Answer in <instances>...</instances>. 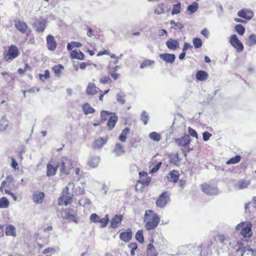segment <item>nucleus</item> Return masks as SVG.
Wrapping results in <instances>:
<instances>
[{"instance_id": "412c9836", "label": "nucleus", "mask_w": 256, "mask_h": 256, "mask_svg": "<svg viewBox=\"0 0 256 256\" xmlns=\"http://www.w3.org/2000/svg\"><path fill=\"white\" fill-rule=\"evenodd\" d=\"M179 175V172L178 170H172L169 172L168 178L170 182H176L178 180Z\"/></svg>"}, {"instance_id": "3c124183", "label": "nucleus", "mask_w": 256, "mask_h": 256, "mask_svg": "<svg viewBox=\"0 0 256 256\" xmlns=\"http://www.w3.org/2000/svg\"><path fill=\"white\" fill-rule=\"evenodd\" d=\"M50 76V73L48 70H46L44 74H40L39 78L42 81H44L46 80L49 78Z\"/></svg>"}, {"instance_id": "864d4df0", "label": "nucleus", "mask_w": 256, "mask_h": 256, "mask_svg": "<svg viewBox=\"0 0 256 256\" xmlns=\"http://www.w3.org/2000/svg\"><path fill=\"white\" fill-rule=\"evenodd\" d=\"M154 63V60H146L144 61L140 66V68H144L148 66H151Z\"/></svg>"}, {"instance_id": "72a5a7b5", "label": "nucleus", "mask_w": 256, "mask_h": 256, "mask_svg": "<svg viewBox=\"0 0 256 256\" xmlns=\"http://www.w3.org/2000/svg\"><path fill=\"white\" fill-rule=\"evenodd\" d=\"M241 156L237 155L234 157L230 158L226 162V164H236L239 162L241 160Z\"/></svg>"}, {"instance_id": "0eeeda50", "label": "nucleus", "mask_w": 256, "mask_h": 256, "mask_svg": "<svg viewBox=\"0 0 256 256\" xmlns=\"http://www.w3.org/2000/svg\"><path fill=\"white\" fill-rule=\"evenodd\" d=\"M73 196V194L72 192H69L64 190L62 193V196L58 199L59 204H62L64 202V204L66 206L70 203L72 198Z\"/></svg>"}, {"instance_id": "338daca9", "label": "nucleus", "mask_w": 256, "mask_h": 256, "mask_svg": "<svg viewBox=\"0 0 256 256\" xmlns=\"http://www.w3.org/2000/svg\"><path fill=\"white\" fill-rule=\"evenodd\" d=\"M190 48H192V46L190 44L185 42L182 51L186 52V51Z\"/></svg>"}, {"instance_id": "13d9d810", "label": "nucleus", "mask_w": 256, "mask_h": 256, "mask_svg": "<svg viewBox=\"0 0 256 256\" xmlns=\"http://www.w3.org/2000/svg\"><path fill=\"white\" fill-rule=\"evenodd\" d=\"M110 82L111 80L108 76H103L100 79V82L103 84H108Z\"/></svg>"}, {"instance_id": "c03bdc74", "label": "nucleus", "mask_w": 256, "mask_h": 256, "mask_svg": "<svg viewBox=\"0 0 256 256\" xmlns=\"http://www.w3.org/2000/svg\"><path fill=\"white\" fill-rule=\"evenodd\" d=\"M236 31L240 36H242L245 32V28L242 24H237L235 26Z\"/></svg>"}, {"instance_id": "393cba45", "label": "nucleus", "mask_w": 256, "mask_h": 256, "mask_svg": "<svg viewBox=\"0 0 256 256\" xmlns=\"http://www.w3.org/2000/svg\"><path fill=\"white\" fill-rule=\"evenodd\" d=\"M208 76V73L206 71L202 70H198L196 74V80L198 81L206 80L207 79Z\"/></svg>"}, {"instance_id": "79ce46f5", "label": "nucleus", "mask_w": 256, "mask_h": 256, "mask_svg": "<svg viewBox=\"0 0 256 256\" xmlns=\"http://www.w3.org/2000/svg\"><path fill=\"white\" fill-rule=\"evenodd\" d=\"M136 239L140 243L144 242V238L143 236V232L142 230H139L137 232L135 236Z\"/></svg>"}, {"instance_id": "bf43d9fd", "label": "nucleus", "mask_w": 256, "mask_h": 256, "mask_svg": "<svg viewBox=\"0 0 256 256\" xmlns=\"http://www.w3.org/2000/svg\"><path fill=\"white\" fill-rule=\"evenodd\" d=\"M56 252L54 248H45L42 254H46L50 252L54 253Z\"/></svg>"}, {"instance_id": "2f4dec72", "label": "nucleus", "mask_w": 256, "mask_h": 256, "mask_svg": "<svg viewBox=\"0 0 256 256\" xmlns=\"http://www.w3.org/2000/svg\"><path fill=\"white\" fill-rule=\"evenodd\" d=\"M106 138L100 137L95 140L94 146L95 148H100L106 143Z\"/></svg>"}, {"instance_id": "a18cd8bd", "label": "nucleus", "mask_w": 256, "mask_h": 256, "mask_svg": "<svg viewBox=\"0 0 256 256\" xmlns=\"http://www.w3.org/2000/svg\"><path fill=\"white\" fill-rule=\"evenodd\" d=\"M64 68V66H62V64H60L54 66L52 68V70H54V74L56 76H58L60 74L61 70H63Z\"/></svg>"}, {"instance_id": "aec40b11", "label": "nucleus", "mask_w": 256, "mask_h": 256, "mask_svg": "<svg viewBox=\"0 0 256 256\" xmlns=\"http://www.w3.org/2000/svg\"><path fill=\"white\" fill-rule=\"evenodd\" d=\"M120 238L124 242L130 240L132 238V232L130 228L126 230V232L120 233Z\"/></svg>"}, {"instance_id": "58836bf2", "label": "nucleus", "mask_w": 256, "mask_h": 256, "mask_svg": "<svg viewBox=\"0 0 256 256\" xmlns=\"http://www.w3.org/2000/svg\"><path fill=\"white\" fill-rule=\"evenodd\" d=\"M147 255L148 256H156L155 248L152 244H149L147 248Z\"/></svg>"}, {"instance_id": "b1692460", "label": "nucleus", "mask_w": 256, "mask_h": 256, "mask_svg": "<svg viewBox=\"0 0 256 256\" xmlns=\"http://www.w3.org/2000/svg\"><path fill=\"white\" fill-rule=\"evenodd\" d=\"M58 166L56 165V166H54L52 164L48 163L47 164V172L46 175L48 176H54L56 172L57 168Z\"/></svg>"}, {"instance_id": "f704fd0d", "label": "nucleus", "mask_w": 256, "mask_h": 256, "mask_svg": "<svg viewBox=\"0 0 256 256\" xmlns=\"http://www.w3.org/2000/svg\"><path fill=\"white\" fill-rule=\"evenodd\" d=\"M9 201L6 197H2L0 198V208H5L8 207Z\"/></svg>"}, {"instance_id": "69168bd1", "label": "nucleus", "mask_w": 256, "mask_h": 256, "mask_svg": "<svg viewBox=\"0 0 256 256\" xmlns=\"http://www.w3.org/2000/svg\"><path fill=\"white\" fill-rule=\"evenodd\" d=\"M218 240L222 244L225 243V241L226 240V238L224 235H220L218 236Z\"/></svg>"}, {"instance_id": "680f3d73", "label": "nucleus", "mask_w": 256, "mask_h": 256, "mask_svg": "<svg viewBox=\"0 0 256 256\" xmlns=\"http://www.w3.org/2000/svg\"><path fill=\"white\" fill-rule=\"evenodd\" d=\"M150 178H146L141 179L140 182L144 186H148L150 182Z\"/></svg>"}, {"instance_id": "8fccbe9b", "label": "nucleus", "mask_w": 256, "mask_h": 256, "mask_svg": "<svg viewBox=\"0 0 256 256\" xmlns=\"http://www.w3.org/2000/svg\"><path fill=\"white\" fill-rule=\"evenodd\" d=\"M193 44L196 48H198L202 46V41L201 39L198 38H194L192 40Z\"/></svg>"}, {"instance_id": "39448f33", "label": "nucleus", "mask_w": 256, "mask_h": 256, "mask_svg": "<svg viewBox=\"0 0 256 256\" xmlns=\"http://www.w3.org/2000/svg\"><path fill=\"white\" fill-rule=\"evenodd\" d=\"M236 252H240L241 256H256V249L252 248L249 245L244 246L242 244H240Z\"/></svg>"}, {"instance_id": "052dcab7", "label": "nucleus", "mask_w": 256, "mask_h": 256, "mask_svg": "<svg viewBox=\"0 0 256 256\" xmlns=\"http://www.w3.org/2000/svg\"><path fill=\"white\" fill-rule=\"evenodd\" d=\"M188 132L190 133V134L193 137H195L196 138H198V134H197V133L196 132V131L192 128H191L190 127H188Z\"/></svg>"}, {"instance_id": "2eb2a0df", "label": "nucleus", "mask_w": 256, "mask_h": 256, "mask_svg": "<svg viewBox=\"0 0 256 256\" xmlns=\"http://www.w3.org/2000/svg\"><path fill=\"white\" fill-rule=\"evenodd\" d=\"M159 56L160 59L169 64H172L176 59L175 55L172 54H160Z\"/></svg>"}, {"instance_id": "9d476101", "label": "nucleus", "mask_w": 256, "mask_h": 256, "mask_svg": "<svg viewBox=\"0 0 256 256\" xmlns=\"http://www.w3.org/2000/svg\"><path fill=\"white\" fill-rule=\"evenodd\" d=\"M18 55V48L14 45H11L9 48L7 54L4 56V60L8 61L16 58Z\"/></svg>"}, {"instance_id": "a19ab883", "label": "nucleus", "mask_w": 256, "mask_h": 256, "mask_svg": "<svg viewBox=\"0 0 256 256\" xmlns=\"http://www.w3.org/2000/svg\"><path fill=\"white\" fill-rule=\"evenodd\" d=\"M149 137L150 139L156 142H159L161 139L160 135L156 132H150L149 134Z\"/></svg>"}, {"instance_id": "7ed1b4c3", "label": "nucleus", "mask_w": 256, "mask_h": 256, "mask_svg": "<svg viewBox=\"0 0 256 256\" xmlns=\"http://www.w3.org/2000/svg\"><path fill=\"white\" fill-rule=\"evenodd\" d=\"M60 168V175H67L70 172V170L72 168L71 161L68 158L62 156L61 161L58 164Z\"/></svg>"}, {"instance_id": "0e129e2a", "label": "nucleus", "mask_w": 256, "mask_h": 256, "mask_svg": "<svg viewBox=\"0 0 256 256\" xmlns=\"http://www.w3.org/2000/svg\"><path fill=\"white\" fill-rule=\"evenodd\" d=\"M200 187L203 192L206 194H208V186L206 184H202Z\"/></svg>"}, {"instance_id": "a878e982", "label": "nucleus", "mask_w": 256, "mask_h": 256, "mask_svg": "<svg viewBox=\"0 0 256 256\" xmlns=\"http://www.w3.org/2000/svg\"><path fill=\"white\" fill-rule=\"evenodd\" d=\"M72 58H76L80 60H84V54L80 50H73L70 54Z\"/></svg>"}, {"instance_id": "f8f14e48", "label": "nucleus", "mask_w": 256, "mask_h": 256, "mask_svg": "<svg viewBox=\"0 0 256 256\" xmlns=\"http://www.w3.org/2000/svg\"><path fill=\"white\" fill-rule=\"evenodd\" d=\"M46 46L48 50L54 51L56 50L57 44L54 36L48 34L46 37Z\"/></svg>"}, {"instance_id": "5fc2aeb1", "label": "nucleus", "mask_w": 256, "mask_h": 256, "mask_svg": "<svg viewBox=\"0 0 256 256\" xmlns=\"http://www.w3.org/2000/svg\"><path fill=\"white\" fill-rule=\"evenodd\" d=\"M111 113L106 110H102L100 112L102 120L105 121L107 120V117L110 115Z\"/></svg>"}, {"instance_id": "37998d69", "label": "nucleus", "mask_w": 256, "mask_h": 256, "mask_svg": "<svg viewBox=\"0 0 256 256\" xmlns=\"http://www.w3.org/2000/svg\"><path fill=\"white\" fill-rule=\"evenodd\" d=\"M8 125V122L6 119L0 120V132L5 130Z\"/></svg>"}, {"instance_id": "c756f323", "label": "nucleus", "mask_w": 256, "mask_h": 256, "mask_svg": "<svg viewBox=\"0 0 256 256\" xmlns=\"http://www.w3.org/2000/svg\"><path fill=\"white\" fill-rule=\"evenodd\" d=\"M113 152L116 156H120L124 153V147L121 144L119 143H117L116 144Z\"/></svg>"}, {"instance_id": "e2e57ef3", "label": "nucleus", "mask_w": 256, "mask_h": 256, "mask_svg": "<svg viewBox=\"0 0 256 256\" xmlns=\"http://www.w3.org/2000/svg\"><path fill=\"white\" fill-rule=\"evenodd\" d=\"M128 247L132 250H136L138 248V246L136 242H131L128 244Z\"/></svg>"}, {"instance_id": "6e6d98bb", "label": "nucleus", "mask_w": 256, "mask_h": 256, "mask_svg": "<svg viewBox=\"0 0 256 256\" xmlns=\"http://www.w3.org/2000/svg\"><path fill=\"white\" fill-rule=\"evenodd\" d=\"M162 164V162H158L154 167H153L150 170V174H154L160 168V166Z\"/></svg>"}, {"instance_id": "6ab92c4d", "label": "nucleus", "mask_w": 256, "mask_h": 256, "mask_svg": "<svg viewBox=\"0 0 256 256\" xmlns=\"http://www.w3.org/2000/svg\"><path fill=\"white\" fill-rule=\"evenodd\" d=\"M99 88L96 86L94 83H90L87 88L86 92L88 95H94L98 92Z\"/></svg>"}, {"instance_id": "7c9ffc66", "label": "nucleus", "mask_w": 256, "mask_h": 256, "mask_svg": "<svg viewBox=\"0 0 256 256\" xmlns=\"http://www.w3.org/2000/svg\"><path fill=\"white\" fill-rule=\"evenodd\" d=\"M82 110L86 114H92L95 112V110L92 108L88 103H86L82 106Z\"/></svg>"}, {"instance_id": "dca6fc26", "label": "nucleus", "mask_w": 256, "mask_h": 256, "mask_svg": "<svg viewBox=\"0 0 256 256\" xmlns=\"http://www.w3.org/2000/svg\"><path fill=\"white\" fill-rule=\"evenodd\" d=\"M122 219V216L121 214L116 215L112 218L110 222V226L112 228H118L121 224Z\"/></svg>"}, {"instance_id": "ddd939ff", "label": "nucleus", "mask_w": 256, "mask_h": 256, "mask_svg": "<svg viewBox=\"0 0 256 256\" xmlns=\"http://www.w3.org/2000/svg\"><path fill=\"white\" fill-rule=\"evenodd\" d=\"M74 212V211L72 209L66 210L63 212L62 215V218L64 219H67L77 223V218L76 217V214Z\"/></svg>"}, {"instance_id": "c9c22d12", "label": "nucleus", "mask_w": 256, "mask_h": 256, "mask_svg": "<svg viewBox=\"0 0 256 256\" xmlns=\"http://www.w3.org/2000/svg\"><path fill=\"white\" fill-rule=\"evenodd\" d=\"M130 132V128L128 127L124 128L119 136V140L122 142H124L126 139V135Z\"/></svg>"}, {"instance_id": "6e6552de", "label": "nucleus", "mask_w": 256, "mask_h": 256, "mask_svg": "<svg viewBox=\"0 0 256 256\" xmlns=\"http://www.w3.org/2000/svg\"><path fill=\"white\" fill-rule=\"evenodd\" d=\"M230 42L238 52H242L244 50V46L242 42L238 39L236 34L230 36Z\"/></svg>"}, {"instance_id": "20e7f679", "label": "nucleus", "mask_w": 256, "mask_h": 256, "mask_svg": "<svg viewBox=\"0 0 256 256\" xmlns=\"http://www.w3.org/2000/svg\"><path fill=\"white\" fill-rule=\"evenodd\" d=\"M238 16L244 19V20L240 18H235L234 19L235 22L240 23H246L247 20H250L254 16V12L248 9L243 8L238 12Z\"/></svg>"}, {"instance_id": "c85d7f7f", "label": "nucleus", "mask_w": 256, "mask_h": 256, "mask_svg": "<svg viewBox=\"0 0 256 256\" xmlns=\"http://www.w3.org/2000/svg\"><path fill=\"white\" fill-rule=\"evenodd\" d=\"M6 234L7 236H11L14 237L16 236V234L15 226L12 224L6 226Z\"/></svg>"}, {"instance_id": "5701e85b", "label": "nucleus", "mask_w": 256, "mask_h": 256, "mask_svg": "<svg viewBox=\"0 0 256 256\" xmlns=\"http://www.w3.org/2000/svg\"><path fill=\"white\" fill-rule=\"evenodd\" d=\"M44 196V192H36L33 194L32 200L35 202L37 204H40L42 202Z\"/></svg>"}, {"instance_id": "a211bd4d", "label": "nucleus", "mask_w": 256, "mask_h": 256, "mask_svg": "<svg viewBox=\"0 0 256 256\" xmlns=\"http://www.w3.org/2000/svg\"><path fill=\"white\" fill-rule=\"evenodd\" d=\"M166 45L168 48L172 50H176L179 47V42L178 40L170 38L166 42Z\"/></svg>"}, {"instance_id": "473e14b6", "label": "nucleus", "mask_w": 256, "mask_h": 256, "mask_svg": "<svg viewBox=\"0 0 256 256\" xmlns=\"http://www.w3.org/2000/svg\"><path fill=\"white\" fill-rule=\"evenodd\" d=\"M250 184V181L247 180H241L238 182L236 186L238 189H244L246 188Z\"/></svg>"}, {"instance_id": "1a4fd4ad", "label": "nucleus", "mask_w": 256, "mask_h": 256, "mask_svg": "<svg viewBox=\"0 0 256 256\" xmlns=\"http://www.w3.org/2000/svg\"><path fill=\"white\" fill-rule=\"evenodd\" d=\"M47 22L45 19L39 18L32 24V26L36 28L38 32H42L46 26Z\"/></svg>"}, {"instance_id": "09e8293b", "label": "nucleus", "mask_w": 256, "mask_h": 256, "mask_svg": "<svg viewBox=\"0 0 256 256\" xmlns=\"http://www.w3.org/2000/svg\"><path fill=\"white\" fill-rule=\"evenodd\" d=\"M255 44H256V35L251 34L248 36V46H252Z\"/></svg>"}, {"instance_id": "e433bc0d", "label": "nucleus", "mask_w": 256, "mask_h": 256, "mask_svg": "<svg viewBox=\"0 0 256 256\" xmlns=\"http://www.w3.org/2000/svg\"><path fill=\"white\" fill-rule=\"evenodd\" d=\"M82 46V44L77 42H72L70 43H68L67 45V50L70 51L71 50L74 48H80Z\"/></svg>"}, {"instance_id": "4468645a", "label": "nucleus", "mask_w": 256, "mask_h": 256, "mask_svg": "<svg viewBox=\"0 0 256 256\" xmlns=\"http://www.w3.org/2000/svg\"><path fill=\"white\" fill-rule=\"evenodd\" d=\"M170 8V6L166 3L159 4L158 8L154 10V13L156 14H165Z\"/></svg>"}, {"instance_id": "ea45409f", "label": "nucleus", "mask_w": 256, "mask_h": 256, "mask_svg": "<svg viewBox=\"0 0 256 256\" xmlns=\"http://www.w3.org/2000/svg\"><path fill=\"white\" fill-rule=\"evenodd\" d=\"M109 221L108 215L107 214L106 215L105 217L104 218H100L98 220V222L101 224L100 226L102 228L106 227Z\"/></svg>"}, {"instance_id": "9b49d317", "label": "nucleus", "mask_w": 256, "mask_h": 256, "mask_svg": "<svg viewBox=\"0 0 256 256\" xmlns=\"http://www.w3.org/2000/svg\"><path fill=\"white\" fill-rule=\"evenodd\" d=\"M168 198V192H163L157 199L156 202V206L160 208H164L166 204Z\"/></svg>"}, {"instance_id": "cd10ccee", "label": "nucleus", "mask_w": 256, "mask_h": 256, "mask_svg": "<svg viewBox=\"0 0 256 256\" xmlns=\"http://www.w3.org/2000/svg\"><path fill=\"white\" fill-rule=\"evenodd\" d=\"M100 162V158L98 156H92L88 162V165L92 168L96 167Z\"/></svg>"}, {"instance_id": "774afa93", "label": "nucleus", "mask_w": 256, "mask_h": 256, "mask_svg": "<svg viewBox=\"0 0 256 256\" xmlns=\"http://www.w3.org/2000/svg\"><path fill=\"white\" fill-rule=\"evenodd\" d=\"M74 183L72 182H69L68 185L66 187L65 190H69V189L70 188L72 190L74 189Z\"/></svg>"}, {"instance_id": "f257e3e1", "label": "nucleus", "mask_w": 256, "mask_h": 256, "mask_svg": "<svg viewBox=\"0 0 256 256\" xmlns=\"http://www.w3.org/2000/svg\"><path fill=\"white\" fill-rule=\"evenodd\" d=\"M144 218L146 219L144 227L147 230L154 229L158 226L160 220L158 214H154L152 210L146 212Z\"/></svg>"}, {"instance_id": "de8ad7c7", "label": "nucleus", "mask_w": 256, "mask_h": 256, "mask_svg": "<svg viewBox=\"0 0 256 256\" xmlns=\"http://www.w3.org/2000/svg\"><path fill=\"white\" fill-rule=\"evenodd\" d=\"M149 119L148 114L144 110L142 112L140 120L144 122V125H146Z\"/></svg>"}, {"instance_id": "bb28decb", "label": "nucleus", "mask_w": 256, "mask_h": 256, "mask_svg": "<svg viewBox=\"0 0 256 256\" xmlns=\"http://www.w3.org/2000/svg\"><path fill=\"white\" fill-rule=\"evenodd\" d=\"M198 5L196 2H194L190 4L187 8V14H192L194 13L198 8Z\"/></svg>"}, {"instance_id": "4d7b16f0", "label": "nucleus", "mask_w": 256, "mask_h": 256, "mask_svg": "<svg viewBox=\"0 0 256 256\" xmlns=\"http://www.w3.org/2000/svg\"><path fill=\"white\" fill-rule=\"evenodd\" d=\"M100 217L96 214H92L90 216V220L92 222H98Z\"/></svg>"}, {"instance_id": "4be33fe9", "label": "nucleus", "mask_w": 256, "mask_h": 256, "mask_svg": "<svg viewBox=\"0 0 256 256\" xmlns=\"http://www.w3.org/2000/svg\"><path fill=\"white\" fill-rule=\"evenodd\" d=\"M118 120V117L115 114L110 116L108 120L107 126L109 130H112L115 126L116 122Z\"/></svg>"}, {"instance_id": "f3484780", "label": "nucleus", "mask_w": 256, "mask_h": 256, "mask_svg": "<svg viewBox=\"0 0 256 256\" xmlns=\"http://www.w3.org/2000/svg\"><path fill=\"white\" fill-rule=\"evenodd\" d=\"M190 141V138L189 136L186 135L180 138H176L175 140L176 142L179 146H187Z\"/></svg>"}, {"instance_id": "49530a36", "label": "nucleus", "mask_w": 256, "mask_h": 256, "mask_svg": "<svg viewBox=\"0 0 256 256\" xmlns=\"http://www.w3.org/2000/svg\"><path fill=\"white\" fill-rule=\"evenodd\" d=\"M180 12V4L178 3L173 6L172 10V15L175 14H178Z\"/></svg>"}, {"instance_id": "4c0bfd02", "label": "nucleus", "mask_w": 256, "mask_h": 256, "mask_svg": "<svg viewBox=\"0 0 256 256\" xmlns=\"http://www.w3.org/2000/svg\"><path fill=\"white\" fill-rule=\"evenodd\" d=\"M124 96H125L122 92L118 93L116 96V99L118 102L122 104H124L126 102V100L124 98Z\"/></svg>"}, {"instance_id": "603ef678", "label": "nucleus", "mask_w": 256, "mask_h": 256, "mask_svg": "<svg viewBox=\"0 0 256 256\" xmlns=\"http://www.w3.org/2000/svg\"><path fill=\"white\" fill-rule=\"evenodd\" d=\"M80 205L85 206L90 204V200L87 198H82L78 201Z\"/></svg>"}, {"instance_id": "f03ea898", "label": "nucleus", "mask_w": 256, "mask_h": 256, "mask_svg": "<svg viewBox=\"0 0 256 256\" xmlns=\"http://www.w3.org/2000/svg\"><path fill=\"white\" fill-rule=\"evenodd\" d=\"M252 224L251 222H241L238 224L236 227V230H240V234L244 238H250L252 236Z\"/></svg>"}, {"instance_id": "423d86ee", "label": "nucleus", "mask_w": 256, "mask_h": 256, "mask_svg": "<svg viewBox=\"0 0 256 256\" xmlns=\"http://www.w3.org/2000/svg\"><path fill=\"white\" fill-rule=\"evenodd\" d=\"M14 25L16 28L22 34H26L27 36H28L30 32V30L24 22L15 20Z\"/></svg>"}]
</instances>
